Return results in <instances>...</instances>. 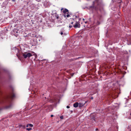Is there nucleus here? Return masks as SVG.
<instances>
[{"label":"nucleus","mask_w":131,"mask_h":131,"mask_svg":"<svg viewBox=\"0 0 131 131\" xmlns=\"http://www.w3.org/2000/svg\"><path fill=\"white\" fill-rule=\"evenodd\" d=\"M95 1L97 2L98 1V0H95Z\"/></svg>","instance_id":"25"},{"label":"nucleus","mask_w":131,"mask_h":131,"mask_svg":"<svg viewBox=\"0 0 131 131\" xmlns=\"http://www.w3.org/2000/svg\"><path fill=\"white\" fill-rule=\"evenodd\" d=\"M15 97L14 89H12V92L8 95L3 98L0 101V103L6 105V108H11L13 105L12 100Z\"/></svg>","instance_id":"1"},{"label":"nucleus","mask_w":131,"mask_h":131,"mask_svg":"<svg viewBox=\"0 0 131 131\" xmlns=\"http://www.w3.org/2000/svg\"><path fill=\"white\" fill-rule=\"evenodd\" d=\"M19 127L20 129H24L26 128V126L24 125H19Z\"/></svg>","instance_id":"6"},{"label":"nucleus","mask_w":131,"mask_h":131,"mask_svg":"<svg viewBox=\"0 0 131 131\" xmlns=\"http://www.w3.org/2000/svg\"><path fill=\"white\" fill-rule=\"evenodd\" d=\"M93 99V97H91V99Z\"/></svg>","instance_id":"23"},{"label":"nucleus","mask_w":131,"mask_h":131,"mask_svg":"<svg viewBox=\"0 0 131 131\" xmlns=\"http://www.w3.org/2000/svg\"><path fill=\"white\" fill-rule=\"evenodd\" d=\"M53 115H51V117H53Z\"/></svg>","instance_id":"18"},{"label":"nucleus","mask_w":131,"mask_h":131,"mask_svg":"<svg viewBox=\"0 0 131 131\" xmlns=\"http://www.w3.org/2000/svg\"><path fill=\"white\" fill-rule=\"evenodd\" d=\"M67 108H70V107L69 106H67Z\"/></svg>","instance_id":"16"},{"label":"nucleus","mask_w":131,"mask_h":131,"mask_svg":"<svg viewBox=\"0 0 131 131\" xmlns=\"http://www.w3.org/2000/svg\"><path fill=\"white\" fill-rule=\"evenodd\" d=\"M73 106L74 107L76 108L79 106V103L77 102H76L73 104Z\"/></svg>","instance_id":"8"},{"label":"nucleus","mask_w":131,"mask_h":131,"mask_svg":"<svg viewBox=\"0 0 131 131\" xmlns=\"http://www.w3.org/2000/svg\"><path fill=\"white\" fill-rule=\"evenodd\" d=\"M61 11L64 14L66 13H67V14H68L69 13L68 10L66 8H65L63 10V8H62L61 9Z\"/></svg>","instance_id":"4"},{"label":"nucleus","mask_w":131,"mask_h":131,"mask_svg":"<svg viewBox=\"0 0 131 131\" xmlns=\"http://www.w3.org/2000/svg\"><path fill=\"white\" fill-rule=\"evenodd\" d=\"M63 16L64 17H66L67 16V17H68L70 16V15L69 14H67L66 15V14L63 15Z\"/></svg>","instance_id":"10"},{"label":"nucleus","mask_w":131,"mask_h":131,"mask_svg":"<svg viewBox=\"0 0 131 131\" xmlns=\"http://www.w3.org/2000/svg\"><path fill=\"white\" fill-rule=\"evenodd\" d=\"M18 56V58H19V59H20V57H19V56Z\"/></svg>","instance_id":"22"},{"label":"nucleus","mask_w":131,"mask_h":131,"mask_svg":"<svg viewBox=\"0 0 131 131\" xmlns=\"http://www.w3.org/2000/svg\"><path fill=\"white\" fill-rule=\"evenodd\" d=\"M87 22L86 21V22H85V23L86 24L87 23Z\"/></svg>","instance_id":"27"},{"label":"nucleus","mask_w":131,"mask_h":131,"mask_svg":"<svg viewBox=\"0 0 131 131\" xmlns=\"http://www.w3.org/2000/svg\"><path fill=\"white\" fill-rule=\"evenodd\" d=\"M72 27V26L71 25H69V27L70 28H71Z\"/></svg>","instance_id":"15"},{"label":"nucleus","mask_w":131,"mask_h":131,"mask_svg":"<svg viewBox=\"0 0 131 131\" xmlns=\"http://www.w3.org/2000/svg\"><path fill=\"white\" fill-rule=\"evenodd\" d=\"M83 20H84V18H83Z\"/></svg>","instance_id":"28"},{"label":"nucleus","mask_w":131,"mask_h":131,"mask_svg":"<svg viewBox=\"0 0 131 131\" xmlns=\"http://www.w3.org/2000/svg\"><path fill=\"white\" fill-rule=\"evenodd\" d=\"M34 54H35L34 53L33 55L30 53H23L22 54L23 56L26 59V58L27 57L29 58Z\"/></svg>","instance_id":"2"},{"label":"nucleus","mask_w":131,"mask_h":131,"mask_svg":"<svg viewBox=\"0 0 131 131\" xmlns=\"http://www.w3.org/2000/svg\"><path fill=\"white\" fill-rule=\"evenodd\" d=\"M73 22H72L71 23V24H73Z\"/></svg>","instance_id":"24"},{"label":"nucleus","mask_w":131,"mask_h":131,"mask_svg":"<svg viewBox=\"0 0 131 131\" xmlns=\"http://www.w3.org/2000/svg\"><path fill=\"white\" fill-rule=\"evenodd\" d=\"M73 27L75 28H79L80 27V25L78 23L76 22L75 23V24L73 25Z\"/></svg>","instance_id":"3"},{"label":"nucleus","mask_w":131,"mask_h":131,"mask_svg":"<svg viewBox=\"0 0 131 131\" xmlns=\"http://www.w3.org/2000/svg\"><path fill=\"white\" fill-rule=\"evenodd\" d=\"M130 115H131V113H130Z\"/></svg>","instance_id":"31"},{"label":"nucleus","mask_w":131,"mask_h":131,"mask_svg":"<svg viewBox=\"0 0 131 131\" xmlns=\"http://www.w3.org/2000/svg\"><path fill=\"white\" fill-rule=\"evenodd\" d=\"M54 15L55 17H56L57 19L59 18V15L58 14H57L56 13H55Z\"/></svg>","instance_id":"9"},{"label":"nucleus","mask_w":131,"mask_h":131,"mask_svg":"<svg viewBox=\"0 0 131 131\" xmlns=\"http://www.w3.org/2000/svg\"><path fill=\"white\" fill-rule=\"evenodd\" d=\"M95 130H98V129L97 128H96L95 129Z\"/></svg>","instance_id":"20"},{"label":"nucleus","mask_w":131,"mask_h":131,"mask_svg":"<svg viewBox=\"0 0 131 131\" xmlns=\"http://www.w3.org/2000/svg\"><path fill=\"white\" fill-rule=\"evenodd\" d=\"M29 125L30 127H32L33 126V125L31 124H29Z\"/></svg>","instance_id":"13"},{"label":"nucleus","mask_w":131,"mask_h":131,"mask_svg":"<svg viewBox=\"0 0 131 131\" xmlns=\"http://www.w3.org/2000/svg\"><path fill=\"white\" fill-rule=\"evenodd\" d=\"M12 1L13 2H15V0H12Z\"/></svg>","instance_id":"21"},{"label":"nucleus","mask_w":131,"mask_h":131,"mask_svg":"<svg viewBox=\"0 0 131 131\" xmlns=\"http://www.w3.org/2000/svg\"><path fill=\"white\" fill-rule=\"evenodd\" d=\"M16 32V33H18V32H17V31Z\"/></svg>","instance_id":"30"},{"label":"nucleus","mask_w":131,"mask_h":131,"mask_svg":"<svg viewBox=\"0 0 131 131\" xmlns=\"http://www.w3.org/2000/svg\"><path fill=\"white\" fill-rule=\"evenodd\" d=\"M29 125V124H27L26 126V127H28Z\"/></svg>","instance_id":"19"},{"label":"nucleus","mask_w":131,"mask_h":131,"mask_svg":"<svg viewBox=\"0 0 131 131\" xmlns=\"http://www.w3.org/2000/svg\"><path fill=\"white\" fill-rule=\"evenodd\" d=\"M36 6L34 4L31 5V8H32V9L35 10H36L38 8H37L36 7Z\"/></svg>","instance_id":"7"},{"label":"nucleus","mask_w":131,"mask_h":131,"mask_svg":"<svg viewBox=\"0 0 131 131\" xmlns=\"http://www.w3.org/2000/svg\"><path fill=\"white\" fill-rule=\"evenodd\" d=\"M81 57H79V58H78L77 59H79V58H80Z\"/></svg>","instance_id":"26"},{"label":"nucleus","mask_w":131,"mask_h":131,"mask_svg":"<svg viewBox=\"0 0 131 131\" xmlns=\"http://www.w3.org/2000/svg\"><path fill=\"white\" fill-rule=\"evenodd\" d=\"M60 118L61 119H63V116H61L60 117Z\"/></svg>","instance_id":"14"},{"label":"nucleus","mask_w":131,"mask_h":131,"mask_svg":"<svg viewBox=\"0 0 131 131\" xmlns=\"http://www.w3.org/2000/svg\"><path fill=\"white\" fill-rule=\"evenodd\" d=\"M57 100V99H54L53 100H52V102H54L55 101H56Z\"/></svg>","instance_id":"12"},{"label":"nucleus","mask_w":131,"mask_h":131,"mask_svg":"<svg viewBox=\"0 0 131 131\" xmlns=\"http://www.w3.org/2000/svg\"><path fill=\"white\" fill-rule=\"evenodd\" d=\"M86 102V101H85V103H79V107L80 108L82 107Z\"/></svg>","instance_id":"5"},{"label":"nucleus","mask_w":131,"mask_h":131,"mask_svg":"<svg viewBox=\"0 0 131 131\" xmlns=\"http://www.w3.org/2000/svg\"><path fill=\"white\" fill-rule=\"evenodd\" d=\"M63 33L62 32H61V33H60V34L61 35H62L63 34Z\"/></svg>","instance_id":"17"},{"label":"nucleus","mask_w":131,"mask_h":131,"mask_svg":"<svg viewBox=\"0 0 131 131\" xmlns=\"http://www.w3.org/2000/svg\"><path fill=\"white\" fill-rule=\"evenodd\" d=\"M94 2H93V4H94Z\"/></svg>","instance_id":"29"},{"label":"nucleus","mask_w":131,"mask_h":131,"mask_svg":"<svg viewBox=\"0 0 131 131\" xmlns=\"http://www.w3.org/2000/svg\"><path fill=\"white\" fill-rule=\"evenodd\" d=\"M26 130H28V131H29V130H31L32 129V128H26Z\"/></svg>","instance_id":"11"}]
</instances>
